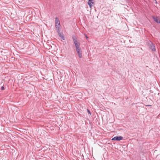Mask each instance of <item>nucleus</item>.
Here are the masks:
<instances>
[{"label":"nucleus","instance_id":"nucleus-1","mask_svg":"<svg viewBox=\"0 0 160 160\" xmlns=\"http://www.w3.org/2000/svg\"><path fill=\"white\" fill-rule=\"evenodd\" d=\"M74 43L75 48L80 47V43L78 40V39L75 36L73 35L72 37Z\"/></svg>","mask_w":160,"mask_h":160},{"label":"nucleus","instance_id":"nucleus-7","mask_svg":"<svg viewBox=\"0 0 160 160\" xmlns=\"http://www.w3.org/2000/svg\"><path fill=\"white\" fill-rule=\"evenodd\" d=\"M55 25H58V26H60V24L59 20L58 18L56 17L55 18Z\"/></svg>","mask_w":160,"mask_h":160},{"label":"nucleus","instance_id":"nucleus-11","mask_svg":"<svg viewBox=\"0 0 160 160\" xmlns=\"http://www.w3.org/2000/svg\"><path fill=\"white\" fill-rule=\"evenodd\" d=\"M87 111H88V112L90 114V115H91V112H90V111H89V110L87 109Z\"/></svg>","mask_w":160,"mask_h":160},{"label":"nucleus","instance_id":"nucleus-4","mask_svg":"<svg viewBox=\"0 0 160 160\" xmlns=\"http://www.w3.org/2000/svg\"><path fill=\"white\" fill-rule=\"evenodd\" d=\"M123 138L122 137L120 136H117L115 137H114L113 138H112V141H120L122 140Z\"/></svg>","mask_w":160,"mask_h":160},{"label":"nucleus","instance_id":"nucleus-10","mask_svg":"<svg viewBox=\"0 0 160 160\" xmlns=\"http://www.w3.org/2000/svg\"><path fill=\"white\" fill-rule=\"evenodd\" d=\"M1 89L2 90H4V88L3 86L1 87Z\"/></svg>","mask_w":160,"mask_h":160},{"label":"nucleus","instance_id":"nucleus-8","mask_svg":"<svg viewBox=\"0 0 160 160\" xmlns=\"http://www.w3.org/2000/svg\"><path fill=\"white\" fill-rule=\"evenodd\" d=\"M59 36L63 40H65L64 36L62 33L59 32L58 33Z\"/></svg>","mask_w":160,"mask_h":160},{"label":"nucleus","instance_id":"nucleus-5","mask_svg":"<svg viewBox=\"0 0 160 160\" xmlns=\"http://www.w3.org/2000/svg\"><path fill=\"white\" fill-rule=\"evenodd\" d=\"M152 18L154 21L160 24V18L155 17L154 16H153Z\"/></svg>","mask_w":160,"mask_h":160},{"label":"nucleus","instance_id":"nucleus-3","mask_svg":"<svg viewBox=\"0 0 160 160\" xmlns=\"http://www.w3.org/2000/svg\"><path fill=\"white\" fill-rule=\"evenodd\" d=\"M148 46L149 48L151 49L152 51H156V49L155 48V46L154 44L151 42L148 43Z\"/></svg>","mask_w":160,"mask_h":160},{"label":"nucleus","instance_id":"nucleus-9","mask_svg":"<svg viewBox=\"0 0 160 160\" xmlns=\"http://www.w3.org/2000/svg\"><path fill=\"white\" fill-rule=\"evenodd\" d=\"M55 27L56 28V31H57V32L58 33L60 32V28H59L60 26H58V25H55Z\"/></svg>","mask_w":160,"mask_h":160},{"label":"nucleus","instance_id":"nucleus-13","mask_svg":"<svg viewBox=\"0 0 160 160\" xmlns=\"http://www.w3.org/2000/svg\"><path fill=\"white\" fill-rule=\"evenodd\" d=\"M146 106H151V105H146Z\"/></svg>","mask_w":160,"mask_h":160},{"label":"nucleus","instance_id":"nucleus-6","mask_svg":"<svg viewBox=\"0 0 160 160\" xmlns=\"http://www.w3.org/2000/svg\"><path fill=\"white\" fill-rule=\"evenodd\" d=\"M93 1V0H88V3L90 8H91L93 6V5L94 4V2Z\"/></svg>","mask_w":160,"mask_h":160},{"label":"nucleus","instance_id":"nucleus-2","mask_svg":"<svg viewBox=\"0 0 160 160\" xmlns=\"http://www.w3.org/2000/svg\"><path fill=\"white\" fill-rule=\"evenodd\" d=\"M76 51L78 54L79 57L82 58V50L80 47L76 48Z\"/></svg>","mask_w":160,"mask_h":160},{"label":"nucleus","instance_id":"nucleus-12","mask_svg":"<svg viewBox=\"0 0 160 160\" xmlns=\"http://www.w3.org/2000/svg\"><path fill=\"white\" fill-rule=\"evenodd\" d=\"M85 37H86L87 39L88 38V37L87 36V35H86L85 34Z\"/></svg>","mask_w":160,"mask_h":160}]
</instances>
